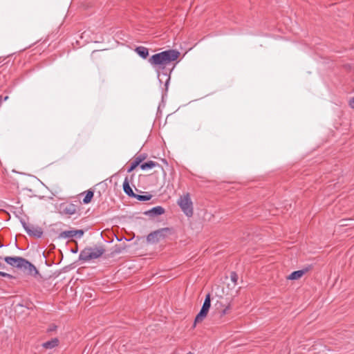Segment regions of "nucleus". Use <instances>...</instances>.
<instances>
[{
  "mask_svg": "<svg viewBox=\"0 0 354 354\" xmlns=\"http://www.w3.org/2000/svg\"><path fill=\"white\" fill-rule=\"evenodd\" d=\"M180 55V53L176 50H168L152 55L149 62L152 66H158L163 68L166 65L171 62L176 60Z\"/></svg>",
  "mask_w": 354,
  "mask_h": 354,
  "instance_id": "f257e3e1",
  "label": "nucleus"
},
{
  "mask_svg": "<svg viewBox=\"0 0 354 354\" xmlns=\"http://www.w3.org/2000/svg\"><path fill=\"white\" fill-rule=\"evenodd\" d=\"M105 252L103 247H88L84 248L80 254V260L88 261L100 257Z\"/></svg>",
  "mask_w": 354,
  "mask_h": 354,
  "instance_id": "f03ea898",
  "label": "nucleus"
},
{
  "mask_svg": "<svg viewBox=\"0 0 354 354\" xmlns=\"http://www.w3.org/2000/svg\"><path fill=\"white\" fill-rule=\"evenodd\" d=\"M177 204L187 216H192L194 214L193 203L189 193L180 196L177 201Z\"/></svg>",
  "mask_w": 354,
  "mask_h": 354,
  "instance_id": "7ed1b4c3",
  "label": "nucleus"
},
{
  "mask_svg": "<svg viewBox=\"0 0 354 354\" xmlns=\"http://www.w3.org/2000/svg\"><path fill=\"white\" fill-rule=\"evenodd\" d=\"M21 223L23 227L29 236L36 238L41 237L43 234V230L41 227L28 224L24 221H21Z\"/></svg>",
  "mask_w": 354,
  "mask_h": 354,
  "instance_id": "20e7f679",
  "label": "nucleus"
},
{
  "mask_svg": "<svg viewBox=\"0 0 354 354\" xmlns=\"http://www.w3.org/2000/svg\"><path fill=\"white\" fill-rule=\"evenodd\" d=\"M25 259L20 257H6L4 261L12 267L22 269Z\"/></svg>",
  "mask_w": 354,
  "mask_h": 354,
  "instance_id": "39448f33",
  "label": "nucleus"
},
{
  "mask_svg": "<svg viewBox=\"0 0 354 354\" xmlns=\"http://www.w3.org/2000/svg\"><path fill=\"white\" fill-rule=\"evenodd\" d=\"M169 231V228H162L159 230L155 231L152 233H150L147 236L148 241L156 242L158 241L160 239L164 238L165 236V232Z\"/></svg>",
  "mask_w": 354,
  "mask_h": 354,
  "instance_id": "423d86ee",
  "label": "nucleus"
},
{
  "mask_svg": "<svg viewBox=\"0 0 354 354\" xmlns=\"http://www.w3.org/2000/svg\"><path fill=\"white\" fill-rule=\"evenodd\" d=\"M60 211L64 214L73 215L77 212V206L73 203H64L60 206Z\"/></svg>",
  "mask_w": 354,
  "mask_h": 354,
  "instance_id": "0eeeda50",
  "label": "nucleus"
},
{
  "mask_svg": "<svg viewBox=\"0 0 354 354\" xmlns=\"http://www.w3.org/2000/svg\"><path fill=\"white\" fill-rule=\"evenodd\" d=\"M216 309L220 313V316L223 317L229 313L231 305L229 302L223 303V301H217L215 304Z\"/></svg>",
  "mask_w": 354,
  "mask_h": 354,
  "instance_id": "6e6552de",
  "label": "nucleus"
},
{
  "mask_svg": "<svg viewBox=\"0 0 354 354\" xmlns=\"http://www.w3.org/2000/svg\"><path fill=\"white\" fill-rule=\"evenodd\" d=\"M83 235H84V231L82 230L64 231L61 234V236L64 237V238H73V237L81 238Z\"/></svg>",
  "mask_w": 354,
  "mask_h": 354,
  "instance_id": "1a4fd4ad",
  "label": "nucleus"
},
{
  "mask_svg": "<svg viewBox=\"0 0 354 354\" xmlns=\"http://www.w3.org/2000/svg\"><path fill=\"white\" fill-rule=\"evenodd\" d=\"M21 270L26 271L27 273L30 275L35 276L38 274V270H37L35 266L26 259L24 263V266Z\"/></svg>",
  "mask_w": 354,
  "mask_h": 354,
  "instance_id": "9d476101",
  "label": "nucleus"
},
{
  "mask_svg": "<svg viewBox=\"0 0 354 354\" xmlns=\"http://www.w3.org/2000/svg\"><path fill=\"white\" fill-rule=\"evenodd\" d=\"M145 156L142 155H139L136 156L134 159V160L131 162V165L130 167L128 169V172L132 171L133 169H136L142 162L145 159Z\"/></svg>",
  "mask_w": 354,
  "mask_h": 354,
  "instance_id": "9b49d317",
  "label": "nucleus"
},
{
  "mask_svg": "<svg viewBox=\"0 0 354 354\" xmlns=\"http://www.w3.org/2000/svg\"><path fill=\"white\" fill-rule=\"evenodd\" d=\"M123 190L127 195H128L130 197H133L135 193L130 187L129 181L127 177L125 178L123 183Z\"/></svg>",
  "mask_w": 354,
  "mask_h": 354,
  "instance_id": "f8f14e48",
  "label": "nucleus"
},
{
  "mask_svg": "<svg viewBox=\"0 0 354 354\" xmlns=\"http://www.w3.org/2000/svg\"><path fill=\"white\" fill-rule=\"evenodd\" d=\"M135 51L143 59H146L149 55L148 48L145 46H138L135 49Z\"/></svg>",
  "mask_w": 354,
  "mask_h": 354,
  "instance_id": "ddd939ff",
  "label": "nucleus"
},
{
  "mask_svg": "<svg viewBox=\"0 0 354 354\" xmlns=\"http://www.w3.org/2000/svg\"><path fill=\"white\" fill-rule=\"evenodd\" d=\"M165 212V209L160 207L157 206L155 207H153L151 209L149 210L146 212L147 214H149L150 216H158L161 215Z\"/></svg>",
  "mask_w": 354,
  "mask_h": 354,
  "instance_id": "4468645a",
  "label": "nucleus"
},
{
  "mask_svg": "<svg viewBox=\"0 0 354 354\" xmlns=\"http://www.w3.org/2000/svg\"><path fill=\"white\" fill-rule=\"evenodd\" d=\"M59 344L57 338H53L50 341L43 343L42 346L47 349H51L56 347Z\"/></svg>",
  "mask_w": 354,
  "mask_h": 354,
  "instance_id": "2eb2a0df",
  "label": "nucleus"
},
{
  "mask_svg": "<svg viewBox=\"0 0 354 354\" xmlns=\"http://www.w3.org/2000/svg\"><path fill=\"white\" fill-rule=\"evenodd\" d=\"M305 274V270H297L292 272L287 279L289 280H297L300 279Z\"/></svg>",
  "mask_w": 354,
  "mask_h": 354,
  "instance_id": "dca6fc26",
  "label": "nucleus"
},
{
  "mask_svg": "<svg viewBox=\"0 0 354 354\" xmlns=\"http://www.w3.org/2000/svg\"><path fill=\"white\" fill-rule=\"evenodd\" d=\"M156 166H160L158 163L153 162L152 160L148 161L147 162H145L143 164L140 165V168L142 170H147L149 169H152L156 167Z\"/></svg>",
  "mask_w": 354,
  "mask_h": 354,
  "instance_id": "f3484780",
  "label": "nucleus"
},
{
  "mask_svg": "<svg viewBox=\"0 0 354 354\" xmlns=\"http://www.w3.org/2000/svg\"><path fill=\"white\" fill-rule=\"evenodd\" d=\"M207 312L205 311L204 310L201 309L200 312L198 313V315L196 316L194 319V325L197 323H200L203 321V319L207 317Z\"/></svg>",
  "mask_w": 354,
  "mask_h": 354,
  "instance_id": "a211bd4d",
  "label": "nucleus"
},
{
  "mask_svg": "<svg viewBox=\"0 0 354 354\" xmlns=\"http://www.w3.org/2000/svg\"><path fill=\"white\" fill-rule=\"evenodd\" d=\"M211 306V299H210V295L207 294L205 297L204 303L203 304V306L201 308L202 310H204L205 311L207 312L209 311Z\"/></svg>",
  "mask_w": 354,
  "mask_h": 354,
  "instance_id": "6ab92c4d",
  "label": "nucleus"
},
{
  "mask_svg": "<svg viewBox=\"0 0 354 354\" xmlns=\"http://www.w3.org/2000/svg\"><path fill=\"white\" fill-rule=\"evenodd\" d=\"M93 197V192L91 191V190H88L86 192V195L83 199V203L84 204H88L89 203L92 198Z\"/></svg>",
  "mask_w": 354,
  "mask_h": 354,
  "instance_id": "aec40b11",
  "label": "nucleus"
},
{
  "mask_svg": "<svg viewBox=\"0 0 354 354\" xmlns=\"http://www.w3.org/2000/svg\"><path fill=\"white\" fill-rule=\"evenodd\" d=\"M133 198H135L140 201H149L151 198V195H139L135 194Z\"/></svg>",
  "mask_w": 354,
  "mask_h": 354,
  "instance_id": "412c9836",
  "label": "nucleus"
},
{
  "mask_svg": "<svg viewBox=\"0 0 354 354\" xmlns=\"http://www.w3.org/2000/svg\"><path fill=\"white\" fill-rule=\"evenodd\" d=\"M230 279H231V281L234 284H236L238 279H239L238 274L234 272H232L230 274Z\"/></svg>",
  "mask_w": 354,
  "mask_h": 354,
  "instance_id": "4be33fe9",
  "label": "nucleus"
},
{
  "mask_svg": "<svg viewBox=\"0 0 354 354\" xmlns=\"http://www.w3.org/2000/svg\"><path fill=\"white\" fill-rule=\"evenodd\" d=\"M348 105L351 109H354V97L350 99L348 101Z\"/></svg>",
  "mask_w": 354,
  "mask_h": 354,
  "instance_id": "5701e85b",
  "label": "nucleus"
},
{
  "mask_svg": "<svg viewBox=\"0 0 354 354\" xmlns=\"http://www.w3.org/2000/svg\"><path fill=\"white\" fill-rule=\"evenodd\" d=\"M0 277H6L12 278V276L10 274L3 272H1V271H0Z\"/></svg>",
  "mask_w": 354,
  "mask_h": 354,
  "instance_id": "b1692460",
  "label": "nucleus"
}]
</instances>
